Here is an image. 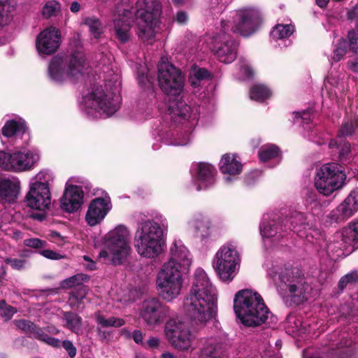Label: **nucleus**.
<instances>
[{"mask_svg": "<svg viewBox=\"0 0 358 358\" xmlns=\"http://www.w3.org/2000/svg\"><path fill=\"white\" fill-rule=\"evenodd\" d=\"M52 181V173L48 170H42L30 179L29 186L50 189V185Z\"/></svg>", "mask_w": 358, "mask_h": 358, "instance_id": "obj_35", "label": "nucleus"}, {"mask_svg": "<svg viewBox=\"0 0 358 358\" xmlns=\"http://www.w3.org/2000/svg\"><path fill=\"white\" fill-rule=\"evenodd\" d=\"M182 273L173 262H166L159 268L156 276V289L163 300L170 302L180 295L184 284Z\"/></svg>", "mask_w": 358, "mask_h": 358, "instance_id": "obj_10", "label": "nucleus"}, {"mask_svg": "<svg viewBox=\"0 0 358 358\" xmlns=\"http://www.w3.org/2000/svg\"><path fill=\"white\" fill-rule=\"evenodd\" d=\"M87 294V288L85 287H81L76 292H74L71 294L70 300L72 302L75 301L78 303H81L83 299L86 296Z\"/></svg>", "mask_w": 358, "mask_h": 358, "instance_id": "obj_61", "label": "nucleus"}, {"mask_svg": "<svg viewBox=\"0 0 358 358\" xmlns=\"http://www.w3.org/2000/svg\"><path fill=\"white\" fill-rule=\"evenodd\" d=\"M171 257L168 262H173L175 266L182 271H187L192 264L191 255L180 241H175L170 248Z\"/></svg>", "mask_w": 358, "mask_h": 358, "instance_id": "obj_25", "label": "nucleus"}, {"mask_svg": "<svg viewBox=\"0 0 358 358\" xmlns=\"http://www.w3.org/2000/svg\"><path fill=\"white\" fill-rule=\"evenodd\" d=\"M232 0H210L211 8L213 10H217L220 12L224 9L227 5H228Z\"/></svg>", "mask_w": 358, "mask_h": 358, "instance_id": "obj_63", "label": "nucleus"}, {"mask_svg": "<svg viewBox=\"0 0 358 358\" xmlns=\"http://www.w3.org/2000/svg\"><path fill=\"white\" fill-rule=\"evenodd\" d=\"M152 103H148L144 101L139 102L138 105V110L141 113H142V117H140V120L145 118L148 115H150V111L152 110Z\"/></svg>", "mask_w": 358, "mask_h": 358, "instance_id": "obj_62", "label": "nucleus"}, {"mask_svg": "<svg viewBox=\"0 0 358 358\" xmlns=\"http://www.w3.org/2000/svg\"><path fill=\"white\" fill-rule=\"evenodd\" d=\"M134 23V12L117 7L114 18L115 36L122 43H129L131 36V27Z\"/></svg>", "mask_w": 358, "mask_h": 358, "instance_id": "obj_19", "label": "nucleus"}, {"mask_svg": "<svg viewBox=\"0 0 358 358\" xmlns=\"http://www.w3.org/2000/svg\"><path fill=\"white\" fill-rule=\"evenodd\" d=\"M14 323L16 327L25 333L33 334L37 337V331H41L32 322L26 320H15Z\"/></svg>", "mask_w": 358, "mask_h": 358, "instance_id": "obj_50", "label": "nucleus"}, {"mask_svg": "<svg viewBox=\"0 0 358 358\" xmlns=\"http://www.w3.org/2000/svg\"><path fill=\"white\" fill-rule=\"evenodd\" d=\"M294 122L303 124L304 127L303 136L308 138L311 141H315L313 136L316 134V131L312 127L310 122L315 117V113L312 108L301 112H294Z\"/></svg>", "mask_w": 358, "mask_h": 358, "instance_id": "obj_31", "label": "nucleus"}, {"mask_svg": "<svg viewBox=\"0 0 358 358\" xmlns=\"http://www.w3.org/2000/svg\"><path fill=\"white\" fill-rule=\"evenodd\" d=\"M192 183L198 191L206 189L215 183V169L204 162L194 164L191 167Z\"/></svg>", "mask_w": 358, "mask_h": 358, "instance_id": "obj_20", "label": "nucleus"}, {"mask_svg": "<svg viewBox=\"0 0 358 358\" xmlns=\"http://www.w3.org/2000/svg\"><path fill=\"white\" fill-rule=\"evenodd\" d=\"M240 78L243 80L250 79L252 77L253 70L247 61L243 60L241 62V64L240 66Z\"/></svg>", "mask_w": 358, "mask_h": 358, "instance_id": "obj_56", "label": "nucleus"}, {"mask_svg": "<svg viewBox=\"0 0 358 358\" xmlns=\"http://www.w3.org/2000/svg\"><path fill=\"white\" fill-rule=\"evenodd\" d=\"M15 7L12 0H0V27H5L13 21Z\"/></svg>", "mask_w": 358, "mask_h": 358, "instance_id": "obj_37", "label": "nucleus"}, {"mask_svg": "<svg viewBox=\"0 0 358 358\" xmlns=\"http://www.w3.org/2000/svg\"><path fill=\"white\" fill-rule=\"evenodd\" d=\"M355 213L347 206L341 203L337 206V223L338 221L344 222L351 217Z\"/></svg>", "mask_w": 358, "mask_h": 358, "instance_id": "obj_52", "label": "nucleus"}, {"mask_svg": "<svg viewBox=\"0 0 358 358\" xmlns=\"http://www.w3.org/2000/svg\"><path fill=\"white\" fill-rule=\"evenodd\" d=\"M61 42L59 29L52 26L41 31L36 39V45H59Z\"/></svg>", "mask_w": 358, "mask_h": 358, "instance_id": "obj_32", "label": "nucleus"}, {"mask_svg": "<svg viewBox=\"0 0 358 358\" xmlns=\"http://www.w3.org/2000/svg\"><path fill=\"white\" fill-rule=\"evenodd\" d=\"M104 87L101 85L93 88L83 96L81 109L90 118L108 117L119 109L121 98L118 75L107 80Z\"/></svg>", "mask_w": 358, "mask_h": 358, "instance_id": "obj_2", "label": "nucleus"}, {"mask_svg": "<svg viewBox=\"0 0 358 358\" xmlns=\"http://www.w3.org/2000/svg\"><path fill=\"white\" fill-rule=\"evenodd\" d=\"M212 51L221 62L225 64L232 62L237 55L236 46H213Z\"/></svg>", "mask_w": 358, "mask_h": 358, "instance_id": "obj_36", "label": "nucleus"}, {"mask_svg": "<svg viewBox=\"0 0 358 358\" xmlns=\"http://www.w3.org/2000/svg\"><path fill=\"white\" fill-rule=\"evenodd\" d=\"M303 358H336V334L334 331L325 336L320 350H304Z\"/></svg>", "mask_w": 358, "mask_h": 358, "instance_id": "obj_26", "label": "nucleus"}, {"mask_svg": "<svg viewBox=\"0 0 358 358\" xmlns=\"http://www.w3.org/2000/svg\"><path fill=\"white\" fill-rule=\"evenodd\" d=\"M241 264V254L238 244L230 241L222 245L216 252L213 266L221 281L230 282L238 273Z\"/></svg>", "mask_w": 358, "mask_h": 358, "instance_id": "obj_9", "label": "nucleus"}, {"mask_svg": "<svg viewBox=\"0 0 358 358\" xmlns=\"http://www.w3.org/2000/svg\"><path fill=\"white\" fill-rule=\"evenodd\" d=\"M40 159L36 150L22 149L13 152L0 151V168L4 171L24 172L36 166Z\"/></svg>", "mask_w": 358, "mask_h": 358, "instance_id": "obj_14", "label": "nucleus"}, {"mask_svg": "<svg viewBox=\"0 0 358 358\" xmlns=\"http://www.w3.org/2000/svg\"><path fill=\"white\" fill-rule=\"evenodd\" d=\"M358 283V271H352L343 275L339 280L338 288L343 291L348 286H353Z\"/></svg>", "mask_w": 358, "mask_h": 358, "instance_id": "obj_46", "label": "nucleus"}, {"mask_svg": "<svg viewBox=\"0 0 358 358\" xmlns=\"http://www.w3.org/2000/svg\"><path fill=\"white\" fill-rule=\"evenodd\" d=\"M62 319L66 328L76 334L80 331L83 320L78 315L72 312H64Z\"/></svg>", "mask_w": 358, "mask_h": 358, "instance_id": "obj_38", "label": "nucleus"}, {"mask_svg": "<svg viewBox=\"0 0 358 358\" xmlns=\"http://www.w3.org/2000/svg\"><path fill=\"white\" fill-rule=\"evenodd\" d=\"M234 310L241 323L246 327H257L268 320L275 322L276 317L265 305L261 295L251 289L238 291L234 299Z\"/></svg>", "mask_w": 358, "mask_h": 358, "instance_id": "obj_4", "label": "nucleus"}, {"mask_svg": "<svg viewBox=\"0 0 358 358\" xmlns=\"http://www.w3.org/2000/svg\"><path fill=\"white\" fill-rule=\"evenodd\" d=\"M16 312L15 308L8 305L4 301H0V315L5 321L10 320Z\"/></svg>", "mask_w": 358, "mask_h": 358, "instance_id": "obj_54", "label": "nucleus"}, {"mask_svg": "<svg viewBox=\"0 0 358 358\" xmlns=\"http://www.w3.org/2000/svg\"><path fill=\"white\" fill-rule=\"evenodd\" d=\"M158 80L161 90L169 96H180L183 92L185 78L166 56L161 57L158 65Z\"/></svg>", "mask_w": 358, "mask_h": 358, "instance_id": "obj_13", "label": "nucleus"}, {"mask_svg": "<svg viewBox=\"0 0 358 358\" xmlns=\"http://www.w3.org/2000/svg\"><path fill=\"white\" fill-rule=\"evenodd\" d=\"M168 228L166 219L161 214L153 220L142 222L136 232L134 246L138 254L155 259L163 251L164 237Z\"/></svg>", "mask_w": 358, "mask_h": 358, "instance_id": "obj_3", "label": "nucleus"}, {"mask_svg": "<svg viewBox=\"0 0 358 358\" xmlns=\"http://www.w3.org/2000/svg\"><path fill=\"white\" fill-rule=\"evenodd\" d=\"M62 9L61 3L56 0H49L47 1L41 10V14L43 17L45 19H49L52 17L57 16Z\"/></svg>", "mask_w": 358, "mask_h": 358, "instance_id": "obj_40", "label": "nucleus"}, {"mask_svg": "<svg viewBox=\"0 0 358 358\" xmlns=\"http://www.w3.org/2000/svg\"><path fill=\"white\" fill-rule=\"evenodd\" d=\"M187 38V43L199 44L202 43L203 45H210V43H218L217 37H208L206 36H196L192 33H187L185 36Z\"/></svg>", "mask_w": 358, "mask_h": 358, "instance_id": "obj_49", "label": "nucleus"}, {"mask_svg": "<svg viewBox=\"0 0 358 358\" xmlns=\"http://www.w3.org/2000/svg\"><path fill=\"white\" fill-rule=\"evenodd\" d=\"M218 345L219 342L217 338L210 337L206 338L200 350L201 358H207L210 357L212 354L217 350Z\"/></svg>", "mask_w": 358, "mask_h": 358, "instance_id": "obj_44", "label": "nucleus"}, {"mask_svg": "<svg viewBox=\"0 0 358 358\" xmlns=\"http://www.w3.org/2000/svg\"><path fill=\"white\" fill-rule=\"evenodd\" d=\"M287 332L295 336H301L303 334H310L314 329L307 322H303L300 317L294 314H289L285 322Z\"/></svg>", "mask_w": 358, "mask_h": 358, "instance_id": "obj_30", "label": "nucleus"}, {"mask_svg": "<svg viewBox=\"0 0 358 358\" xmlns=\"http://www.w3.org/2000/svg\"><path fill=\"white\" fill-rule=\"evenodd\" d=\"M186 316L201 327L215 319L217 313V290L203 268L196 269L192 285L183 301Z\"/></svg>", "mask_w": 358, "mask_h": 358, "instance_id": "obj_1", "label": "nucleus"}, {"mask_svg": "<svg viewBox=\"0 0 358 358\" xmlns=\"http://www.w3.org/2000/svg\"><path fill=\"white\" fill-rule=\"evenodd\" d=\"M279 280L278 294L282 298L289 299L295 305L302 304L317 294L298 270L285 268L279 273Z\"/></svg>", "mask_w": 358, "mask_h": 358, "instance_id": "obj_8", "label": "nucleus"}, {"mask_svg": "<svg viewBox=\"0 0 358 358\" xmlns=\"http://www.w3.org/2000/svg\"><path fill=\"white\" fill-rule=\"evenodd\" d=\"M137 80L142 86H146L153 82L154 77L146 65L140 66L137 69Z\"/></svg>", "mask_w": 358, "mask_h": 358, "instance_id": "obj_47", "label": "nucleus"}, {"mask_svg": "<svg viewBox=\"0 0 358 358\" xmlns=\"http://www.w3.org/2000/svg\"><path fill=\"white\" fill-rule=\"evenodd\" d=\"M304 220V215L298 212L294 213L290 219L285 220V222L275 220L266 222V217L264 216L259 227L264 243H266V241L269 239H271L272 243L278 241L285 236L284 233L287 229L292 230L299 236L303 237L305 233L302 229H306Z\"/></svg>", "mask_w": 358, "mask_h": 358, "instance_id": "obj_11", "label": "nucleus"}, {"mask_svg": "<svg viewBox=\"0 0 358 358\" xmlns=\"http://www.w3.org/2000/svg\"><path fill=\"white\" fill-rule=\"evenodd\" d=\"M5 262L10 264V266L15 270H20L25 267L27 262L25 259L16 258H7Z\"/></svg>", "mask_w": 358, "mask_h": 358, "instance_id": "obj_60", "label": "nucleus"}, {"mask_svg": "<svg viewBox=\"0 0 358 358\" xmlns=\"http://www.w3.org/2000/svg\"><path fill=\"white\" fill-rule=\"evenodd\" d=\"M336 80L333 76H327L324 81L322 95L329 98L333 102L336 99Z\"/></svg>", "mask_w": 358, "mask_h": 358, "instance_id": "obj_45", "label": "nucleus"}, {"mask_svg": "<svg viewBox=\"0 0 358 358\" xmlns=\"http://www.w3.org/2000/svg\"><path fill=\"white\" fill-rule=\"evenodd\" d=\"M27 131L25 122L21 119L10 120L6 122L1 132L6 137L15 136L18 138L24 135Z\"/></svg>", "mask_w": 358, "mask_h": 358, "instance_id": "obj_34", "label": "nucleus"}, {"mask_svg": "<svg viewBox=\"0 0 358 358\" xmlns=\"http://www.w3.org/2000/svg\"><path fill=\"white\" fill-rule=\"evenodd\" d=\"M95 318L97 324L103 328L120 327L125 324L124 320L122 318L115 317L106 318L99 313L95 314Z\"/></svg>", "mask_w": 358, "mask_h": 358, "instance_id": "obj_42", "label": "nucleus"}, {"mask_svg": "<svg viewBox=\"0 0 358 358\" xmlns=\"http://www.w3.org/2000/svg\"><path fill=\"white\" fill-rule=\"evenodd\" d=\"M37 338L51 346L59 347L60 345V341L59 339L50 337L42 332V331L41 332L37 331Z\"/></svg>", "mask_w": 358, "mask_h": 358, "instance_id": "obj_58", "label": "nucleus"}, {"mask_svg": "<svg viewBox=\"0 0 358 358\" xmlns=\"http://www.w3.org/2000/svg\"><path fill=\"white\" fill-rule=\"evenodd\" d=\"M40 254L44 257L52 260H58L64 257L63 255L51 250H43L40 252Z\"/></svg>", "mask_w": 358, "mask_h": 358, "instance_id": "obj_64", "label": "nucleus"}, {"mask_svg": "<svg viewBox=\"0 0 358 358\" xmlns=\"http://www.w3.org/2000/svg\"><path fill=\"white\" fill-rule=\"evenodd\" d=\"M337 166L338 164H337ZM347 178L345 169L339 165L337 166V190L341 189L345 184Z\"/></svg>", "mask_w": 358, "mask_h": 358, "instance_id": "obj_59", "label": "nucleus"}, {"mask_svg": "<svg viewBox=\"0 0 358 358\" xmlns=\"http://www.w3.org/2000/svg\"><path fill=\"white\" fill-rule=\"evenodd\" d=\"M171 117H178L182 124L187 122V131L180 134L178 138H173L172 131L166 124L160 122L152 131V136L156 142H161L167 145L183 146L191 141V131L196 124L199 113L196 108H192L182 101H178L169 107Z\"/></svg>", "mask_w": 358, "mask_h": 358, "instance_id": "obj_5", "label": "nucleus"}, {"mask_svg": "<svg viewBox=\"0 0 358 358\" xmlns=\"http://www.w3.org/2000/svg\"><path fill=\"white\" fill-rule=\"evenodd\" d=\"M262 15L256 6H243L236 10L232 16L231 30L243 36L255 34L260 27Z\"/></svg>", "mask_w": 358, "mask_h": 358, "instance_id": "obj_15", "label": "nucleus"}, {"mask_svg": "<svg viewBox=\"0 0 358 358\" xmlns=\"http://www.w3.org/2000/svg\"><path fill=\"white\" fill-rule=\"evenodd\" d=\"M24 244L27 247L38 249L45 247L47 242L37 238H31L25 239Z\"/></svg>", "mask_w": 358, "mask_h": 358, "instance_id": "obj_57", "label": "nucleus"}, {"mask_svg": "<svg viewBox=\"0 0 358 358\" xmlns=\"http://www.w3.org/2000/svg\"><path fill=\"white\" fill-rule=\"evenodd\" d=\"M169 316L170 308L156 298L146 299L142 303L140 317L149 326L159 324Z\"/></svg>", "mask_w": 358, "mask_h": 358, "instance_id": "obj_17", "label": "nucleus"}, {"mask_svg": "<svg viewBox=\"0 0 358 358\" xmlns=\"http://www.w3.org/2000/svg\"><path fill=\"white\" fill-rule=\"evenodd\" d=\"M89 277L83 273H78L71 277L64 279L61 282L62 288H70L80 285L83 281L87 280Z\"/></svg>", "mask_w": 358, "mask_h": 358, "instance_id": "obj_51", "label": "nucleus"}, {"mask_svg": "<svg viewBox=\"0 0 358 358\" xmlns=\"http://www.w3.org/2000/svg\"><path fill=\"white\" fill-rule=\"evenodd\" d=\"M212 78V73L206 69L194 65L189 71V83L192 87L196 88L210 80Z\"/></svg>", "mask_w": 358, "mask_h": 358, "instance_id": "obj_33", "label": "nucleus"}, {"mask_svg": "<svg viewBox=\"0 0 358 358\" xmlns=\"http://www.w3.org/2000/svg\"><path fill=\"white\" fill-rule=\"evenodd\" d=\"M20 191V182L16 177H0V199L8 203L14 202Z\"/></svg>", "mask_w": 358, "mask_h": 358, "instance_id": "obj_28", "label": "nucleus"}, {"mask_svg": "<svg viewBox=\"0 0 358 358\" xmlns=\"http://www.w3.org/2000/svg\"><path fill=\"white\" fill-rule=\"evenodd\" d=\"M314 183L320 194H331L336 190V163H326L317 168Z\"/></svg>", "mask_w": 358, "mask_h": 358, "instance_id": "obj_18", "label": "nucleus"}, {"mask_svg": "<svg viewBox=\"0 0 358 358\" xmlns=\"http://www.w3.org/2000/svg\"><path fill=\"white\" fill-rule=\"evenodd\" d=\"M59 46H36L38 56L45 59L53 54H55Z\"/></svg>", "mask_w": 358, "mask_h": 358, "instance_id": "obj_55", "label": "nucleus"}, {"mask_svg": "<svg viewBox=\"0 0 358 358\" xmlns=\"http://www.w3.org/2000/svg\"><path fill=\"white\" fill-rule=\"evenodd\" d=\"M342 203L356 213L358 210V190L352 191Z\"/></svg>", "mask_w": 358, "mask_h": 358, "instance_id": "obj_53", "label": "nucleus"}, {"mask_svg": "<svg viewBox=\"0 0 358 358\" xmlns=\"http://www.w3.org/2000/svg\"><path fill=\"white\" fill-rule=\"evenodd\" d=\"M129 239L128 229L122 224L116 226L101 238L99 257L113 265L122 264L131 252Z\"/></svg>", "mask_w": 358, "mask_h": 358, "instance_id": "obj_7", "label": "nucleus"}, {"mask_svg": "<svg viewBox=\"0 0 358 358\" xmlns=\"http://www.w3.org/2000/svg\"><path fill=\"white\" fill-rule=\"evenodd\" d=\"M83 198L84 192L82 187L66 185L64 194L60 199V207L65 212L74 213L83 205Z\"/></svg>", "mask_w": 358, "mask_h": 358, "instance_id": "obj_23", "label": "nucleus"}, {"mask_svg": "<svg viewBox=\"0 0 358 358\" xmlns=\"http://www.w3.org/2000/svg\"><path fill=\"white\" fill-rule=\"evenodd\" d=\"M292 24H278L271 31V37L275 40L282 39L289 37L294 32Z\"/></svg>", "mask_w": 358, "mask_h": 358, "instance_id": "obj_43", "label": "nucleus"}, {"mask_svg": "<svg viewBox=\"0 0 358 358\" xmlns=\"http://www.w3.org/2000/svg\"><path fill=\"white\" fill-rule=\"evenodd\" d=\"M112 205L110 197L106 195L93 199L85 215V220L91 227L99 224L111 209Z\"/></svg>", "mask_w": 358, "mask_h": 358, "instance_id": "obj_22", "label": "nucleus"}, {"mask_svg": "<svg viewBox=\"0 0 358 358\" xmlns=\"http://www.w3.org/2000/svg\"><path fill=\"white\" fill-rule=\"evenodd\" d=\"M340 237L341 243L339 249L343 251L342 255L346 256L354 250L355 244L358 243V220L352 222L343 227Z\"/></svg>", "mask_w": 358, "mask_h": 358, "instance_id": "obj_27", "label": "nucleus"}, {"mask_svg": "<svg viewBox=\"0 0 358 358\" xmlns=\"http://www.w3.org/2000/svg\"><path fill=\"white\" fill-rule=\"evenodd\" d=\"M188 224L202 245H207L210 243L212 236V222L208 217L202 214L195 215Z\"/></svg>", "mask_w": 358, "mask_h": 358, "instance_id": "obj_24", "label": "nucleus"}, {"mask_svg": "<svg viewBox=\"0 0 358 358\" xmlns=\"http://www.w3.org/2000/svg\"><path fill=\"white\" fill-rule=\"evenodd\" d=\"M87 70L84 53L75 50L69 55L64 53L55 55L49 64L48 73L55 83H62L67 79L76 82L87 74Z\"/></svg>", "mask_w": 358, "mask_h": 358, "instance_id": "obj_6", "label": "nucleus"}, {"mask_svg": "<svg viewBox=\"0 0 358 358\" xmlns=\"http://www.w3.org/2000/svg\"><path fill=\"white\" fill-rule=\"evenodd\" d=\"M242 168V164L237 159L236 155L234 154H225L220 159V169L225 175L224 178L226 182H230L233 177L240 174Z\"/></svg>", "mask_w": 358, "mask_h": 358, "instance_id": "obj_29", "label": "nucleus"}, {"mask_svg": "<svg viewBox=\"0 0 358 358\" xmlns=\"http://www.w3.org/2000/svg\"><path fill=\"white\" fill-rule=\"evenodd\" d=\"M135 13L138 19V36L143 39L155 36L162 13L161 3L157 0H137Z\"/></svg>", "mask_w": 358, "mask_h": 358, "instance_id": "obj_12", "label": "nucleus"}, {"mask_svg": "<svg viewBox=\"0 0 358 358\" xmlns=\"http://www.w3.org/2000/svg\"><path fill=\"white\" fill-rule=\"evenodd\" d=\"M271 94L270 90L261 84L254 85L250 90V97L256 101H264L269 98Z\"/></svg>", "mask_w": 358, "mask_h": 358, "instance_id": "obj_39", "label": "nucleus"}, {"mask_svg": "<svg viewBox=\"0 0 358 358\" xmlns=\"http://www.w3.org/2000/svg\"><path fill=\"white\" fill-rule=\"evenodd\" d=\"M279 149L273 145H268L262 147L259 152V157L262 162H266L269 159L278 157Z\"/></svg>", "mask_w": 358, "mask_h": 358, "instance_id": "obj_48", "label": "nucleus"}, {"mask_svg": "<svg viewBox=\"0 0 358 358\" xmlns=\"http://www.w3.org/2000/svg\"><path fill=\"white\" fill-rule=\"evenodd\" d=\"M26 206L37 211H46L51 206L52 195L50 189L29 186L24 196Z\"/></svg>", "mask_w": 358, "mask_h": 358, "instance_id": "obj_21", "label": "nucleus"}, {"mask_svg": "<svg viewBox=\"0 0 358 358\" xmlns=\"http://www.w3.org/2000/svg\"><path fill=\"white\" fill-rule=\"evenodd\" d=\"M83 24L89 27L90 32L96 38L100 37L103 31V26L96 17H87L83 19Z\"/></svg>", "mask_w": 358, "mask_h": 358, "instance_id": "obj_41", "label": "nucleus"}, {"mask_svg": "<svg viewBox=\"0 0 358 358\" xmlns=\"http://www.w3.org/2000/svg\"><path fill=\"white\" fill-rule=\"evenodd\" d=\"M166 339L171 345L180 350H188L192 344L193 336L183 322L169 320L164 327Z\"/></svg>", "mask_w": 358, "mask_h": 358, "instance_id": "obj_16", "label": "nucleus"}]
</instances>
